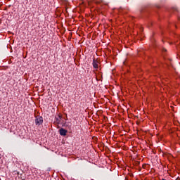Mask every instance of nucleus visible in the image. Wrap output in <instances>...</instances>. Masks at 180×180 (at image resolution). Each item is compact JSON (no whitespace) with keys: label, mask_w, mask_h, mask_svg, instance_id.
Wrapping results in <instances>:
<instances>
[{"label":"nucleus","mask_w":180,"mask_h":180,"mask_svg":"<svg viewBox=\"0 0 180 180\" xmlns=\"http://www.w3.org/2000/svg\"><path fill=\"white\" fill-rule=\"evenodd\" d=\"M55 119L56 124H60V123H61V120L63 119V115H61V114H58L57 116H56Z\"/></svg>","instance_id":"obj_2"},{"label":"nucleus","mask_w":180,"mask_h":180,"mask_svg":"<svg viewBox=\"0 0 180 180\" xmlns=\"http://www.w3.org/2000/svg\"><path fill=\"white\" fill-rule=\"evenodd\" d=\"M67 130L61 128L60 130H59V133L60 134V136H67Z\"/></svg>","instance_id":"obj_3"},{"label":"nucleus","mask_w":180,"mask_h":180,"mask_svg":"<svg viewBox=\"0 0 180 180\" xmlns=\"http://www.w3.org/2000/svg\"><path fill=\"white\" fill-rule=\"evenodd\" d=\"M98 65H98V62L94 60V62H93V67H94V68H95L96 70H97V68H98Z\"/></svg>","instance_id":"obj_4"},{"label":"nucleus","mask_w":180,"mask_h":180,"mask_svg":"<svg viewBox=\"0 0 180 180\" xmlns=\"http://www.w3.org/2000/svg\"><path fill=\"white\" fill-rule=\"evenodd\" d=\"M35 124L37 126H40V124H43V117L37 116L35 119Z\"/></svg>","instance_id":"obj_1"}]
</instances>
